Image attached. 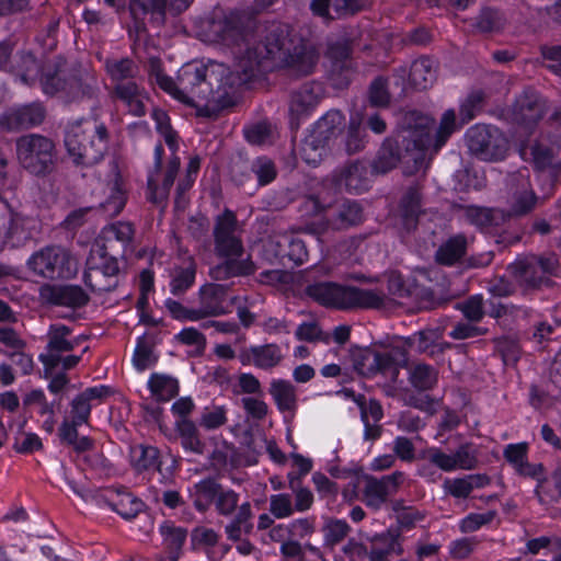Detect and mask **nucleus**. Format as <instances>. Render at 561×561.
Returning <instances> with one entry per match:
<instances>
[{
    "label": "nucleus",
    "mask_w": 561,
    "mask_h": 561,
    "mask_svg": "<svg viewBox=\"0 0 561 561\" xmlns=\"http://www.w3.org/2000/svg\"><path fill=\"white\" fill-rule=\"evenodd\" d=\"M126 194L125 192L117 185H113L111 188V193L105 202L101 203L100 207L103 213L112 218L117 216L126 204Z\"/></svg>",
    "instance_id": "nucleus-62"
},
{
    "label": "nucleus",
    "mask_w": 561,
    "mask_h": 561,
    "mask_svg": "<svg viewBox=\"0 0 561 561\" xmlns=\"http://www.w3.org/2000/svg\"><path fill=\"white\" fill-rule=\"evenodd\" d=\"M436 79V65L430 57L414 60L409 71V82L417 90H426Z\"/></svg>",
    "instance_id": "nucleus-37"
},
{
    "label": "nucleus",
    "mask_w": 561,
    "mask_h": 561,
    "mask_svg": "<svg viewBox=\"0 0 561 561\" xmlns=\"http://www.w3.org/2000/svg\"><path fill=\"white\" fill-rule=\"evenodd\" d=\"M209 31L214 41L226 45L239 46L241 42L248 41L243 16L239 13L231 12L224 18L211 20Z\"/></svg>",
    "instance_id": "nucleus-21"
},
{
    "label": "nucleus",
    "mask_w": 561,
    "mask_h": 561,
    "mask_svg": "<svg viewBox=\"0 0 561 561\" xmlns=\"http://www.w3.org/2000/svg\"><path fill=\"white\" fill-rule=\"evenodd\" d=\"M345 125V116L339 110L328 111L319 118L312 129V134L325 141L339 135Z\"/></svg>",
    "instance_id": "nucleus-39"
},
{
    "label": "nucleus",
    "mask_w": 561,
    "mask_h": 561,
    "mask_svg": "<svg viewBox=\"0 0 561 561\" xmlns=\"http://www.w3.org/2000/svg\"><path fill=\"white\" fill-rule=\"evenodd\" d=\"M458 309L461 310L463 317L473 323L480 322L485 311L483 309V298L480 295L470 296L467 300L458 304Z\"/></svg>",
    "instance_id": "nucleus-64"
},
{
    "label": "nucleus",
    "mask_w": 561,
    "mask_h": 561,
    "mask_svg": "<svg viewBox=\"0 0 561 561\" xmlns=\"http://www.w3.org/2000/svg\"><path fill=\"white\" fill-rule=\"evenodd\" d=\"M511 268L518 283L526 288H538L549 280L536 260L518 261Z\"/></svg>",
    "instance_id": "nucleus-35"
},
{
    "label": "nucleus",
    "mask_w": 561,
    "mask_h": 561,
    "mask_svg": "<svg viewBox=\"0 0 561 561\" xmlns=\"http://www.w3.org/2000/svg\"><path fill=\"white\" fill-rule=\"evenodd\" d=\"M105 244L102 249H112V243L117 241L125 249L131 244L135 236V227L129 221H116L107 225L102 230Z\"/></svg>",
    "instance_id": "nucleus-40"
},
{
    "label": "nucleus",
    "mask_w": 561,
    "mask_h": 561,
    "mask_svg": "<svg viewBox=\"0 0 561 561\" xmlns=\"http://www.w3.org/2000/svg\"><path fill=\"white\" fill-rule=\"evenodd\" d=\"M288 243V234L274 233L262 241L261 256L270 263L285 264L286 244Z\"/></svg>",
    "instance_id": "nucleus-47"
},
{
    "label": "nucleus",
    "mask_w": 561,
    "mask_h": 561,
    "mask_svg": "<svg viewBox=\"0 0 561 561\" xmlns=\"http://www.w3.org/2000/svg\"><path fill=\"white\" fill-rule=\"evenodd\" d=\"M268 501V511L275 518L284 519L294 515L293 497L289 493L272 494Z\"/></svg>",
    "instance_id": "nucleus-59"
},
{
    "label": "nucleus",
    "mask_w": 561,
    "mask_h": 561,
    "mask_svg": "<svg viewBox=\"0 0 561 561\" xmlns=\"http://www.w3.org/2000/svg\"><path fill=\"white\" fill-rule=\"evenodd\" d=\"M32 222L30 218L19 214L12 215L4 233V244L13 249L24 247L33 237Z\"/></svg>",
    "instance_id": "nucleus-34"
},
{
    "label": "nucleus",
    "mask_w": 561,
    "mask_h": 561,
    "mask_svg": "<svg viewBox=\"0 0 561 561\" xmlns=\"http://www.w3.org/2000/svg\"><path fill=\"white\" fill-rule=\"evenodd\" d=\"M108 506L125 519L135 518L142 510L144 502L129 492H116L107 500Z\"/></svg>",
    "instance_id": "nucleus-42"
},
{
    "label": "nucleus",
    "mask_w": 561,
    "mask_h": 561,
    "mask_svg": "<svg viewBox=\"0 0 561 561\" xmlns=\"http://www.w3.org/2000/svg\"><path fill=\"white\" fill-rule=\"evenodd\" d=\"M438 380V371L431 365L417 363L409 369V381L419 391L433 389Z\"/></svg>",
    "instance_id": "nucleus-46"
},
{
    "label": "nucleus",
    "mask_w": 561,
    "mask_h": 561,
    "mask_svg": "<svg viewBox=\"0 0 561 561\" xmlns=\"http://www.w3.org/2000/svg\"><path fill=\"white\" fill-rule=\"evenodd\" d=\"M16 157L21 167L36 176L50 174L56 167L55 142L39 134L24 135L16 140Z\"/></svg>",
    "instance_id": "nucleus-7"
},
{
    "label": "nucleus",
    "mask_w": 561,
    "mask_h": 561,
    "mask_svg": "<svg viewBox=\"0 0 561 561\" xmlns=\"http://www.w3.org/2000/svg\"><path fill=\"white\" fill-rule=\"evenodd\" d=\"M409 362L408 352L402 346H392L382 351L364 350L354 358L355 370L364 377H374L377 374L390 376L396 381L400 368L407 367Z\"/></svg>",
    "instance_id": "nucleus-9"
},
{
    "label": "nucleus",
    "mask_w": 561,
    "mask_h": 561,
    "mask_svg": "<svg viewBox=\"0 0 561 561\" xmlns=\"http://www.w3.org/2000/svg\"><path fill=\"white\" fill-rule=\"evenodd\" d=\"M108 95L116 106H122L126 113L141 117L146 114L148 92L138 81L111 87Z\"/></svg>",
    "instance_id": "nucleus-18"
},
{
    "label": "nucleus",
    "mask_w": 561,
    "mask_h": 561,
    "mask_svg": "<svg viewBox=\"0 0 561 561\" xmlns=\"http://www.w3.org/2000/svg\"><path fill=\"white\" fill-rule=\"evenodd\" d=\"M305 208L313 214L325 211L328 225L334 230H344L363 221V208L357 201L337 198L325 204L318 195L305 199Z\"/></svg>",
    "instance_id": "nucleus-10"
},
{
    "label": "nucleus",
    "mask_w": 561,
    "mask_h": 561,
    "mask_svg": "<svg viewBox=\"0 0 561 561\" xmlns=\"http://www.w3.org/2000/svg\"><path fill=\"white\" fill-rule=\"evenodd\" d=\"M119 266L117 259L105 249L92 251L87 260L83 275L84 284L95 293H106L118 285Z\"/></svg>",
    "instance_id": "nucleus-12"
},
{
    "label": "nucleus",
    "mask_w": 561,
    "mask_h": 561,
    "mask_svg": "<svg viewBox=\"0 0 561 561\" xmlns=\"http://www.w3.org/2000/svg\"><path fill=\"white\" fill-rule=\"evenodd\" d=\"M160 451L154 446L136 445L130 448V463L136 471H145L160 467Z\"/></svg>",
    "instance_id": "nucleus-45"
},
{
    "label": "nucleus",
    "mask_w": 561,
    "mask_h": 561,
    "mask_svg": "<svg viewBox=\"0 0 561 561\" xmlns=\"http://www.w3.org/2000/svg\"><path fill=\"white\" fill-rule=\"evenodd\" d=\"M157 360L158 356L153 353L152 344L145 336L139 337L133 356L135 368L144 371L152 367Z\"/></svg>",
    "instance_id": "nucleus-55"
},
{
    "label": "nucleus",
    "mask_w": 561,
    "mask_h": 561,
    "mask_svg": "<svg viewBox=\"0 0 561 561\" xmlns=\"http://www.w3.org/2000/svg\"><path fill=\"white\" fill-rule=\"evenodd\" d=\"M486 313L496 320L515 321L519 318H527L529 316V310L522 306L490 300Z\"/></svg>",
    "instance_id": "nucleus-50"
},
{
    "label": "nucleus",
    "mask_w": 561,
    "mask_h": 561,
    "mask_svg": "<svg viewBox=\"0 0 561 561\" xmlns=\"http://www.w3.org/2000/svg\"><path fill=\"white\" fill-rule=\"evenodd\" d=\"M220 483L214 478L203 479L188 489V496L194 508L199 513H206L216 502Z\"/></svg>",
    "instance_id": "nucleus-30"
},
{
    "label": "nucleus",
    "mask_w": 561,
    "mask_h": 561,
    "mask_svg": "<svg viewBox=\"0 0 561 561\" xmlns=\"http://www.w3.org/2000/svg\"><path fill=\"white\" fill-rule=\"evenodd\" d=\"M368 171L364 163L352 161L335 171L333 180L339 188L359 194L368 188Z\"/></svg>",
    "instance_id": "nucleus-25"
},
{
    "label": "nucleus",
    "mask_w": 561,
    "mask_h": 561,
    "mask_svg": "<svg viewBox=\"0 0 561 561\" xmlns=\"http://www.w3.org/2000/svg\"><path fill=\"white\" fill-rule=\"evenodd\" d=\"M252 355L254 366L264 370L278 366L284 358L280 347L274 343L252 346Z\"/></svg>",
    "instance_id": "nucleus-48"
},
{
    "label": "nucleus",
    "mask_w": 561,
    "mask_h": 561,
    "mask_svg": "<svg viewBox=\"0 0 561 561\" xmlns=\"http://www.w3.org/2000/svg\"><path fill=\"white\" fill-rule=\"evenodd\" d=\"M251 171L256 175L260 185L270 184L276 178L274 162L267 157H259L251 164Z\"/></svg>",
    "instance_id": "nucleus-63"
},
{
    "label": "nucleus",
    "mask_w": 561,
    "mask_h": 561,
    "mask_svg": "<svg viewBox=\"0 0 561 561\" xmlns=\"http://www.w3.org/2000/svg\"><path fill=\"white\" fill-rule=\"evenodd\" d=\"M323 88L316 81L306 82L294 90L290 95L289 113L291 127L299 126V119L308 116L320 103Z\"/></svg>",
    "instance_id": "nucleus-19"
},
{
    "label": "nucleus",
    "mask_w": 561,
    "mask_h": 561,
    "mask_svg": "<svg viewBox=\"0 0 561 561\" xmlns=\"http://www.w3.org/2000/svg\"><path fill=\"white\" fill-rule=\"evenodd\" d=\"M175 432L178 433L182 448L193 455H203L206 449V443L202 439L196 424L188 419H178L175 422Z\"/></svg>",
    "instance_id": "nucleus-31"
},
{
    "label": "nucleus",
    "mask_w": 561,
    "mask_h": 561,
    "mask_svg": "<svg viewBox=\"0 0 561 561\" xmlns=\"http://www.w3.org/2000/svg\"><path fill=\"white\" fill-rule=\"evenodd\" d=\"M72 329L61 324L54 323L49 325L47 331V344L45 353L39 355V360L44 366L45 377L53 375L59 366L64 370H69L76 367L81 356L78 355H64L65 353L73 351L77 346V342L71 340Z\"/></svg>",
    "instance_id": "nucleus-8"
},
{
    "label": "nucleus",
    "mask_w": 561,
    "mask_h": 561,
    "mask_svg": "<svg viewBox=\"0 0 561 561\" xmlns=\"http://www.w3.org/2000/svg\"><path fill=\"white\" fill-rule=\"evenodd\" d=\"M111 394V388L104 385L89 387L70 402L69 420L75 424H89L94 403H101Z\"/></svg>",
    "instance_id": "nucleus-22"
},
{
    "label": "nucleus",
    "mask_w": 561,
    "mask_h": 561,
    "mask_svg": "<svg viewBox=\"0 0 561 561\" xmlns=\"http://www.w3.org/2000/svg\"><path fill=\"white\" fill-rule=\"evenodd\" d=\"M295 336L298 341L309 343L322 342L329 344L331 341L330 333L324 332L317 321L300 323L295 331Z\"/></svg>",
    "instance_id": "nucleus-56"
},
{
    "label": "nucleus",
    "mask_w": 561,
    "mask_h": 561,
    "mask_svg": "<svg viewBox=\"0 0 561 561\" xmlns=\"http://www.w3.org/2000/svg\"><path fill=\"white\" fill-rule=\"evenodd\" d=\"M163 156L162 144L156 145L153 167L149 170L147 179L148 199L154 204L167 202L181 165V160L176 154H172L163 165Z\"/></svg>",
    "instance_id": "nucleus-11"
},
{
    "label": "nucleus",
    "mask_w": 561,
    "mask_h": 561,
    "mask_svg": "<svg viewBox=\"0 0 561 561\" xmlns=\"http://www.w3.org/2000/svg\"><path fill=\"white\" fill-rule=\"evenodd\" d=\"M108 130L103 123L78 118L65 129V146L72 162L90 168L103 160L108 148Z\"/></svg>",
    "instance_id": "nucleus-5"
},
{
    "label": "nucleus",
    "mask_w": 561,
    "mask_h": 561,
    "mask_svg": "<svg viewBox=\"0 0 561 561\" xmlns=\"http://www.w3.org/2000/svg\"><path fill=\"white\" fill-rule=\"evenodd\" d=\"M400 211L405 228L415 229L422 213V194L419 185H412L405 191L400 201Z\"/></svg>",
    "instance_id": "nucleus-36"
},
{
    "label": "nucleus",
    "mask_w": 561,
    "mask_h": 561,
    "mask_svg": "<svg viewBox=\"0 0 561 561\" xmlns=\"http://www.w3.org/2000/svg\"><path fill=\"white\" fill-rule=\"evenodd\" d=\"M467 146L472 154L484 161L505 158L508 141L503 133L490 125H474L466 134Z\"/></svg>",
    "instance_id": "nucleus-13"
},
{
    "label": "nucleus",
    "mask_w": 561,
    "mask_h": 561,
    "mask_svg": "<svg viewBox=\"0 0 561 561\" xmlns=\"http://www.w3.org/2000/svg\"><path fill=\"white\" fill-rule=\"evenodd\" d=\"M268 392L280 412H295L297 410V389L289 380L273 379Z\"/></svg>",
    "instance_id": "nucleus-33"
},
{
    "label": "nucleus",
    "mask_w": 561,
    "mask_h": 561,
    "mask_svg": "<svg viewBox=\"0 0 561 561\" xmlns=\"http://www.w3.org/2000/svg\"><path fill=\"white\" fill-rule=\"evenodd\" d=\"M45 115L41 103H31L7 112L0 117V125L8 130L30 128L42 124Z\"/></svg>",
    "instance_id": "nucleus-23"
},
{
    "label": "nucleus",
    "mask_w": 561,
    "mask_h": 561,
    "mask_svg": "<svg viewBox=\"0 0 561 561\" xmlns=\"http://www.w3.org/2000/svg\"><path fill=\"white\" fill-rule=\"evenodd\" d=\"M537 201L538 197L528 181L522 179L518 190L512 195L511 214L514 216L526 215L535 208Z\"/></svg>",
    "instance_id": "nucleus-44"
},
{
    "label": "nucleus",
    "mask_w": 561,
    "mask_h": 561,
    "mask_svg": "<svg viewBox=\"0 0 561 561\" xmlns=\"http://www.w3.org/2000/svg\"><path fill=\"white\" fill-rule=\"evenodd\" d=\"M130 11L135 15L151 13L163 20L169 11V0H131Z\"/></svg>",
    "instance_id": "nucleus-60"
},
{
    "label": "nucleus",
    "mask_w": 561,
    "mask_h": 561,
    "mask_svg": "<svg viewBox=\"0 0 561 561\" xmlns=\"http://www.w3.org/2000/svg\"><path fill=\"white\" fill-rule=\"evenodd\" d=\"M433 124V118L419 111L405 112L399 121L397 138L385 139L374 160L373 170L385 174L408 156L413 161L422 159L424 150L432 144Z\"/></svg>",
    "instance_id": "nucleus-2"
},
{
    "label": "nucleus",
    "mask_w": 561,
    "mask_h": 561,
    "mask_svg": "<svg viewBox=\"0 0 561 561\" xmlns=\"http://www.w3.org/2000/svg\"><path fill=\"white\" fill-rule=\"evenodd\" d=\"M327 142L310 133L300 147L301 158L311 165H317L321 160L323 154L325 153Z\"/></svg>",
    "instance_id": "nucleus-53"
},
{
    "label": "nucleus",
    "mask_w": 561,
    "mask_h": 561,
    "mask_svg": "<svg viewBox=\"0 0 561 561\" xmlns=\"http://www.w3.org/2000/svg\"><path fill=\"white\" fill-rule=\"evenodd\" d=\"M42 297L55 306L78 309L89 302V295L78 285H51L41 291Z\"/></svg>",
    "instance_id": "nucleus-24"
},
{
    "label": "nucleus",
    "mask_w": 561,
    "mask_h": 561,
    "mask_svg": "<svg viewBox=\"0 0 561 561\" xmlns=\"http://www.w3.org/2000/svg\"><path fill=\"white\" fill-rule=\"evenodd\" d=\"M197 264L193 257H186L181 263L174 264L169 271L170 293L175 297H182L195 284Z\"/></svg>",
    "instance_id": "nucleus-26"
},
{
    "label": "nucleus",
    "mask_w": 561,
    "mask_h": 561,
    "mask_svg": "<svg viewBox=\"0 0 561 561\" xmlns=\"http://www.w3.org/2000/svg\"><path fill=\"white\" fill-rule=\"evenodd\" d=\"M520 152L525 159L527 156H530L535 168L538 170H543L552 164L553 151L549 146L541 142L535 141L529 146H525Z\"/></svg>",
    "instance_id": "nucleus-52"
},
{
    "label": "nucleus",
    "mask_w": 561,
    "mask_h": 561,
    "mask_svg": "<svg viewBox=\"0 0 561 561\" xmlns=\"http://www.w3.org/2000/svg\"><path fill=\"white\" fill-rule=\"evenodd\" d=\"M228 287L221 284L208 283L198 290V320L226 314L229 307L226 304Z\"/></svg>",
    "instance_id": "nucleus-20"
},
{
    "label": "nucleus",
    "mask_w": 561,
    "mask_h": 561,
    "mask_svg": "<svg viewBox=\"0 0 561 561\" xmlns=\"http://www.w3.org/2000/svg\"><path fill=\"white\" fill-rule=\"evenodd\" d=\"M240 494L220 484L217 493L215 510L220 516H231L239 506Z\"/></svg>",
    "instance_id": "nucleus-57"
},
{
    "label": "nucleus",
    "mask_w": 561,
    "mask_h": 561,
    "mask_svg": "<svg viewBox=\"0 0 561 561\" xmlns=\"http://www.w3.org/2000/svg\"><path fill=\"white\" fill-rule=\"evenodd\" d=\"M370 540V561H389L393 557L403 553V547L400 541V534L386 530L376 534Z\"/></svg>",
    "instance_id": "nucleus-27"
},
{
    "label": "nucleus",
    "mask_w": 561,
    "mask_h": 561,
    "mask_svg": "<svg viewBox=\"0 0 561 561\" xmlns=\"http://www.w3.org/2000/svg\"><path fill=\"white\" fill-rule=\"evenodd\" d=\"M81 424H75L68 417H65L58 428V437L62 445L71 446L78 454L93 448L94 442L88 436L79 437L78 427Z\"/></svg>",
    "instance_id": "nucleus-38"
},
{
    "label": "nucleus",
    "mask_w": 561,
    "mask_h": 561,
    "mask_svg": "<svg viewBox=\"0 0 561 561\" xmlns=\"http://www.w3.org/2000/svg\"><path fill=\"white\" fill-rule=\"evenodd\" d=\"M466 220L484 232H492L505 221V214L496 208L480 206L463 207Z\"/></svg>",
    "instance_id": "nucleus-28"
},
{
    "label": "nucleus",
    "mask_w": 561,
    "mask_h": 561,
    "mask_svg": "<svg viewBox=\"0 0 561 561\" xmlns=\"http://www.w3.org/2000/svg\"><path fill=\"white\" fill-rule=\"evenodd\" d=\"M442 337L439 329H425L415 332L413 335L407 337L405 342L410 346H415L417 353H426L430 356L435 355L436 342Z\"/></svg>",
    "instance_id": "nucleus-49"
},
{
    "label": "nucleus",
    "mask_w": 561,
    "mask_h": 561,
    "mask_svg": "<svg viewBox=\"0 0 561 561\" xmlns=\"http://www.w3.org/2000/svg\"><path fill=\"white\" fill-rule=\"evenodd\" d=\"M306 295L319 305L339 310L383 307L386 296L376 290L318 282L306 287Z\"/></svg>",
    "instance_id": "nucleus-6"
},
{
    "label": "nucleus",
    "mask_w": 561,
    "mask_h": 561,
    "mask_svg": "<svg viewBox=\"0 0 561 561\" xmlns=\"http://www.w3.org/2000/svg\"><path fill=\"white\" fill-rule=\"evenodd\" d=\"M422 458L445 472L457 469L472 470L478 463L477 453L471 444L460 445L454 454H446L438 447H431L423 451Z\"/></svg>",
    "instance_id": "nucleus-15"
},
{
    "label": "nucleus",
    "mask_w": 561,
    "mask_h": 561,
    "mask_svg": "<svg viewBox=\"0 0 561 561\" xmlns=\"http://www.w3.org/2000/svg\"><path fill=\"white\" fill-rule=\"evenodd\" d=\"M159 534L162 537L163 548L168 553V561H179L187 538V529L176 526L171 520H164L159 526Z\"/></svg>",
    "instance_id": "nucleus-29"
},
{
    "label": "nucleus",
    "mask_w": 561,
    "mask_h": 561,
    "mask_svg": "<svg viewBox=\"0 0 561 561\" xmlns=\"http://www.w3.org/2000/svg\"><path fill=\"white\" fill-rule=\"evenodd\" d=\"M457 129L456 113L453 108L445 111L442 115L438 129L435 134L434 150L438 151Z\"/></svg>",
    "instance_id": "nucleus-58"
},
{
    "label": "nucleus",
    "mask_w": 561,
    "mask_h": 561,
    "mask_svg": "<svg viewBox=\"0 0 561 561\" xmlns=\"http://www.w3.org/2000/svg\"><path fill=\"white\" fill-rule=\"evenodd\" d=\"M313 46L288 24L272 23L262 38L249 45L238 56L233 70L222 62H187L176 80L162 72L160 60L150 59V73L158 85L178 101L195 107L197 115L217 118L221 111L233 106L238 90L251 82L261 71L286 67L299 76L313 72L318 62Z\"/></svg>",
    "instance_id": "nucleus-1"
},
{
    "label": "nucleus",
    "mask_w": 561,
    "mask_h": 561,
    "mask_svg": "<svg viewBox=\"0 0 561 561\" xmlns=\"http://www.w3.org/2000/svg\"><path fill=\"white\" fill-rule=\"evenodd\" d=\"M220 535L213 528L196 526L191 531V545L193 549L214 548L219 541Z\"/></svg>",
    "instance_id": "nucleus-61"
},
{
    "label": "nucleus",
    "mask_w": 561,
    "mask_h": 561,
    "mask_svg": "<svg viewBox=\"0 0 561 561\" xmlns=\"http://www.w3.org/2000/svg\"><path fill=\"white\" fill-rule=\"evenodd\" d=\"M148 388L160 402L170 401L179 393L178 380L163 374H152L148 380Z\"/></svg>",
    "instance_id": "nucleus-43"
},
{
    "label": "nucleus",
    "mask_w": 561,
    "mask_h": 561,
    "mask_svg": "<svg viewBox=\"0 0 561 561\" xmlns=\"http://www.w3.org/2000/svg\"><path fill=\"white\" fill-rule=\"evenodd\" d=\"M404 481V473L394 471L378 479L373 476L365 477L362 501L373 510H379L393 495Z\"/></svg>",
    "instance_id": "nucleus-16"
},
{
    "label": "nucleus",
    "mask_w": 561,
    "mask_h": 561,
    "mask_svg": "<svg viewBox=\"0 0 561 561\" xmlns=\"http://www.w3.org/2000/svg\"><path fill=\"white\" fill-rule=\"evenodd\" d=\"M242 231L238 227L236 214L230 209L218 215L213 229L214 251L218 257L225 260L209 270V276L216 282L228 280L233 277H247L255 273L256 265L252 257H242L244 247Z\"/></svg>",
    "instance_id": "nucleus-3"
},
{
    "label": "nucleus",
    "mask_w": 561,
    "mask_h": 561,
    "mask_svg": "<svg viewBox=\"0 0 561 561\" xmlns=\"http://www.w3.org/2000/svg\"><path fill=\"white\" fill-rule=\"evenodd\" d=\"M41 87L46 95L56 96L65 104L94 101L100 92L98 78L93 72L70 67L61 57L44 68Z\"/></svg>",
    "instance_id": "nucleus-4"
},
{
    "label": "nucleus",
    "mask_w": 561,
    "mask_h": 561,
    "mask_svg": "<svg viewBox=\"0 0 561 561\" xmlns=\"http://www.w3.org/2000/svg\"><path fill=\"white\" fill-rule=\"evenodd\" d=\"M105 70L110 77L111 87L138 81L139 67L130 58L107 59Z\"/></svg>",
    "instance_id": "nucleus-32"
},
{
    "label": "nucleus",
    "mask_w": 561,
    "mask_h": 561,
    "mask_svg": "<svg viewBox=\"0 0 561 561\" xmlns=\"http://www.w3.org/2000/svg\"><path fill=\"white\" fill-rule=\"evenodd\" d=\"M505 25L504 15L496 9L484 8L474 19L473 26L481 33H495L503 30Z\"/></svg>",
    "instance_id": "nucleus-51"
},
{
    "label": "nucleus",
    "mask_w": 561,
    "mask_h": 561,
    "mask_svg": "<svg viewBox=\"0 0 561 561\" xmlns=\"http://www.w3.org/2000/svg\"><path fill=\"white\" fill-rule=\"evenodd\" d=\"M322 531L324 545L333 548L347 537L351 527L344 519L331 518L324 523Z\"/></svg>",
    "instance_id": "nucleus-54"
},
{
    "label": "nucleus",
    "mask_w": 561,
    "mask_h": 561,
    "mask_svg": "<svg viewBox=\"0 0 561 561\" xmlns=\"http://www.w3.org/2000/svg\"><path fill=\"white\" fill-rule=\"evenodd\" d=\"M547 100L533 88H526L513 104V117L516 123L527 127L536 125L548 112Z\"/></svg>",
    "instance_id": "nucleus-17"
},
{
    "label": "nucleus",
    "mask_w": 561,
    "mask_h": 561,
    "mask_svg": "<svg viewBox=\"0 0 561 561\" xmlns=\"http://www.w3.org/2000/svg\"><path fill=\"white\" fill-rule=\"evenodd\" d=\"M467 250V239L462 234L449 238L436 251L435 257L439 264L454 265L462 259Z\"/></svg>",
    "instance_id": "nucleus-41"
},
{
    "label": "nucleus",
    "mask_w": 561,
    "mask_h": 561,
    "mask_svg": "<svg viewBox=\"0 0 561 561\" xmlns=\"http://www.w3.org/2000/svg\"><path fill=\"white\" fill-rule=\"evenodd\" d=\"M27 265L36 275L48 279L70 278L76 272L69 252L57 245L45 247L35 252L28 259Z\"/></svg>",
    "instance_id": "nucleus-14"
}]
</instances>
